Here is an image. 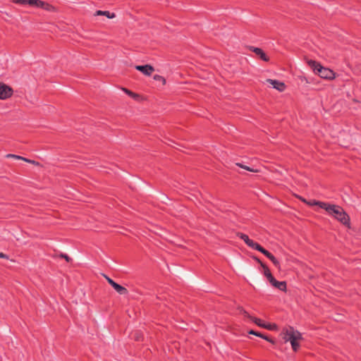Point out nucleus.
I'll list each match as a JSON object with an SVG mask.
<instances>
[{"label":"nucleus","mask_w":361,"mask_h":361,"mask_svg":"<svg viewBox=\"0 0 361 361\" xmlns=\"http://www.w3.org/2000/svg\"><path fill=\"white\" fill-rule=\"evenodd\" d=\"M267 82L271 84L274 88L280 92H283L286 89V85L283 82L276 80L268 79Z\"/></svg>","instance_id":"9"},{"label":"nucleus","mask_w":361,"mask_h":361,"mask_svg":"<svg viewBox=\"0 0 361 361\" xmlns=\"http://www.w3.org/2000/svg\"><path fill=\"white\" fill-rule=\"evenodd\" d=\"M249 50L254 52L262 61L266 62L269 61V57L267 56L265 52L261 48L250 46L249 47Z\"/></svg>","instance_id":"6"},{"label":"nucleus","mask_w":361,"mask_h":361,"mask_svg":"<svg viewBox=\"0 0 361 361\" xmlns=\"http://www.w3.org/2000/svg\"><path fill=\"white\" fill-rule=\"evenodd\" d=\"M281 335L286 342L290 341L293 350L297 352L300 347L298 341L302 339V334L293 326H289L283 329Z\"/></svg>","instance_id":"1"},{"label":"nucleus","mask_w":361,"mask_h":361,"mask_svg":"<svg viewBox=\"0 0 361 361\" xmlns=\"http://www.w3.org/2000/svg\"><path fill=\"white\" fill-rule=\"evenodd\" d=\"M123 90L125 91V92L127 94H128L129 96H130L133 98L137 99V97H139V95L137 94H135L128 89L123 88Z\"/></svg>","instance_id":"22"},{"label":"nucleus","mask_w":361,"mask_h":361,"mask_svg":"<svg viewBox=\"0 0 361 361\" xmlns=\"http://www.w3.org/2000/svg\"><path fill=\"white\" fill-rule=\"evenodd\" d=\"M94 15L95 16H105L108 18H114L116 16L114 13H111L109 11H100V10L97 11Z\"/></svg>","instance_id":"14"},{"label":"nucleus","mask_w":361,"mask_h":361,"mask_svg":"<svg viewBox=\"0 0 361 361\" xmlns=\"http://www.w3.org/2000/svg\"><path fill=\"white\" fill-rule=\"evenodd\" d=\"M269 283L282 291H286V281H278L274 276L269 280Z\"/></svg>","instance_id":"8"},{"label":"nucleus","mask_w":361,"mask_h":361,"mask_svg":"<svg viewBox=\"0 0 361 361\" xmlns=\"http://www.w3.org/2000/svg\"><path fill=\"white\" fill-rule=\"evenodd\" d=\"M13 89L2 82H0V99H6L13 95Z\"/></svg>","instance_id":"5"},{"label":"nucleus","mask_w":361,"mask_h":361,"mask_svg":"<svg viewBox=\"0 0 361 361\" xmlns=\"http://www.w3.org/2000/svg\"><path fill=\"white\" fill-rule=\"evenodd\" d=\"M0 258L8 259V256L3 252H0Z\"/></svg>","instance_id":"29"},{"label":"nucleus","mask_w":361,"mask_h":361,"mask_svg":"<svg viewBox=\"0 0 361 361\" xmlns=\"http://www.w3.org/2000/svg\"><path fill=\"white\" fill-rule=\"evenodd\" d=\"M255 259L260 264V265L262 266V264H264L259 258L257 257H255Z\"/></svg>","instance_id":"30"},{"label":"nucleus","mask_w":361,"mask_h":361,"mask_svg":"<svg viewBox=\"0 0 361 361\" xmlns=\"http://www.w3.org/2000/svg\"><path fill=\"white\" fill-rule=\"evenodd\" d=\"M243 314L245 317H247L250 318L251 320H252L257 326L264 328L266 329L270 330V331H277L278 330V326L276 324H265L262 320L260 319L253 317L250 316L248 312H247L245 310L243 311Z\"/></svg>","instance_id":"4"},{"label":"nucleus","mask_w":361,"mask_h":361,"mask_svg":"<svg viewBox=\"0 0 361 361\" xmlns=\"http://www.w3.org/2000/svg\"><path fill=\"white\" fill-rule=\"evenodd\" d=\"M59 257L61 258L65 259L67 262H70L71 261H72V259L68 255H67L66 254L61 253Z\"/></svg>","instance_id":"25"},{"label":"nucleus","mask_w":361,"mask_h":361,"mask_svg":"<svg viewBox=\"0 0 361 361\" xmlns=\"http://www.w3.org/2000/svg\"><path fill=\"white\" fill-rule=\"evenodd\" d=\"M325 211L342 224L350 227V217L341 207L328 203Z\"/></svg>","instance_id":"2"},{"label":"nucleus","mask_w":361,"mask_h":361,"mask_svg":"<svg viewBox=\"0 0 361 361\" xmlns=\"http://www.w3.org/2000/svg\"><path fill=\"white\" fill-rule=\"evenodd\" d=\"M254 250H256L261 253H264V252L266 250L262 245H260L259 243L255 242L254 240H252L250 245L248 246Z\"/></svg>","instance_id":"15"},{"label":"nucleus","mask_w":361,"mask_h":361,"mask_svg":"<svg viewBox=\"0 0 361 361\" xmlns=\"http://www.w3.org/2000/svg\"><path fill=\"white\" fill-rule=\"evenodd\" d=\"M32 7L39 8L40 6H44V1L41 0H27V4Z\"/></svg>","instance_id":"16"},{"label":"nucleus","mask_w":361,"mask_h":361,"mask_svg":"<svg viewBox=\"0 0 361 361\" xmlns=\"http://www.w3.org/2000/svg\"><path fill=\"white\" fill-rule=\"evenodd\" d=\"M307 63L313 71L322 78L332 80L335 78V73L332 70L323 67L319 62L309 60Z\"/></svg>","instance_id":"3"},{"label":"nucleus","mask_w":361,"mask_h":361,"mask_svg":"<svg viewBox=\"0 0 361 361\" xmlns=\"http://www.w3.org/2000/svg\"><path fill=\"white\" fill-rule=\"evenodd\" d=\"M262 267L264 269V275L267 277L268 281L273 277L269 267L265 264H262Z\"/></svg>","instance_id":"19"},{"label":"nucleus","mask_w":361,"mask_h":361,"mask_svg":"<svg viewBox=\"0 0 361 361\" xmlns=\"http://www.w3.org/2000/svg\"><path fill=\"white\" fill-rule=\"evenodd\" d=\"M135 69L140 71L145 75H150L152 72L154 71V68L152 66L146 64L143 66L137 65L135 66Z\"/></svg>","instance_id":"7"},{"label":"nucleus","mask_w":361,"mask_h":361,"mask_svg":"<svg viewBox=\"0 0 361 361\" xmlns=\"http://www.w3.org/2000/svg\"><path fill=\"white\" fill-rule=\"evenodd\" d=\"M44 6H40L39 8H42L46 11H53L54 9L53 6L50 5L49 4H48L47 2L44 1Z\"/></svg>","instance_id":"21"},{"label":"nucleus","mask_w":361,"mask_h":361,"mask_svg":"<svg viewBox=\"0 0 361 361\" xmlns=\"http://www.w3.org/2000/svg\"><path fill=\"white\" fill-rule=\"evenodd\" d=\"M237 236L239 238H240L241 240H243L247 246L250 245L251 241L252 240L249 238L247 235L243 233H240V232L237 233Z\"/></svg>","instance_id":"18"},{"label":"nucleus","mask_w":361,"mask_h":361,"mask_svg":"<svg viewBox=\"0 0 361 361\" xmlns=\"http://www.w3.org/2000/svg\"><path fill=\"white\" fill-rule=\"evenodd\" d=\"M112 287L120 295H127L128 293V290L125 287L122 286L121 285L117 283H115Z\"/></svg>","instance_id":"13"},{"label":"nucleus","mask_w":361,"mask_h":361,"mask_svg":"<svg viewBox=\"0 0 361 361\" xmlns=\"http://www.w3.org/2000/svg\"><path fill=\"white\" fill-rule=\"evenodd\" d=\"M299 199H300L302 202H305V203H306V204H307V201L305 198H303V197H299Z\"/></svg>","instance_id":"31"},{"label":"nucleus","mask_w":361,"mask_h":361,"mask_svg":"<svg viewBox=\"0 0 361 361\" xmlns=\"http://www.w3.org/2000/svg\"><path fill=\"white\" fill-rule=\"evenodd\" d=\"M135 339H136L137 341H139V340H140L139 336H137V337L135 338Z\"/></svg>","instance_id":"32"},{"label":"nucleus","mask_w":361,"mask_h":361,"mask_svg":"<svg viewBox=\"0 0 361 361\" xmlns=\"http://www.w3.org/2000/svg\"><path fill=\"white\" fill-rule=\"evenodd\" d=\"M248 334H252V335H255V336H257L258 337H260L266 341H267L268 342L272 343V344H275L276 341L275 340H274L273 338L260 333V332H258V331H254V330H250L248 331Z\"/></svg>","instance_id":"10"},{"label":"nucleus","mask_w":361,"mask_h":361,"mask_svg":"<svg viewBox=\"0 0 361 361\" xmlns=\"http://www.w3.org/2000/svg\"><path fill=\"white\" fill-rule=\"evenodd\" d=\"M237 166H238L239 167L242 168V169H244L247 171H251V172H258V170L257 169H254L252 168H250L247 166H245V165H243L240 163H237L236 164Z\"/></svg>","instance_id":"20"},{"label":"nucleus","mask_w":361,"mask_h":361,"mask_svg":"<svg viewBox=\"0 0 361 361\" xmlns=\"http://www.w3.org/2000/svg\"><path fill=\"white\" fill-rule=\"evenodd\" d=\"M327 204H328L327 202H320V201H317L315 200H310V201H307V204H308L310 206L317 205L324 210L327 206Z\"/></svg>","instance_id":"12"},{"label":"nucleus","mask_w":361,"mask_h":361,"mask_svg":"<svg viewBox=\"0 0 361 361\" xmlns=\"http://www.w3.org/2000/svg\"><path fill=\"white\" fill-rule=\"evenodd\" d=\"M23 161H25V162H27V163H30V164H35V165H39V163L35 161V160H32V159H27V158H25L23 159Z\"/></svg>","instance_id":"27"},{"label":"nucleus","mask_w":361,"mask_h":361,"mask_svg":"<svg viewBox=\"0 0 361 361\" xmlns=\"http://www.w3.org/2000/svg\"><path fill=\"white\" fill-rule=\"evenodd\" d=\"M153 78H154V80H155L157 81H161L163 85H164L166 83L165 78L163 76H161V75H154Z\"/></svg>","instance_id":"23"},{"label":"nucleus","mask_w":361,"mask_h":361,"mask_svg":"<svg viewBox=\"0 0 361 361\" xmlns=\"http://www.w3.org/2000/svg\"><path fill=\"white\" fill-rule=\"evenodd\" d=\"M263 255H264L267 258H269L276 267L280 268L279 261L270 252L266 250L264 252Z\"/></svg>","instance_id":"11"},{"label":"nucleus","mask_w":361,"mask_h":361,"mask_svg":"<svg viewBox=\"0 0 361 361\" xmlns=\"http://www.w3.org/2000/svg\"><path fill=\"white\" fill-rule=\"evenodd\" d=\"M6 157H7V158H13V159H20V160H23V159H24V157H23L21 156L16 155V154H6Z\"/></svg>","instance_id":"24"},{"label":"nucleus","mask_w":361,"mask_h":361,"mask_svg":"<svg viewBox=\"0 0 361 361\" xmlns=\"http://www.w3.org/2000/svg\"><path fill=\"white\" fill-rule=\"evenodd\" d=\"M32 7L39 8L40 6H44V1L41 0H27V4Z\"/></svg>","instance_id":"17"},{"label":"nucleus","mask_w":361,"mask_h":361,"mask_svg":"<svg viewBox=\"0 0 361 361\" xmlns=\"http://www.w3.org/2000/svg\"><path fill=\"white\" fill-rule=\"evenodd\" d=\"M12 1L17 4L20 5H27V0H12Z\"/></svg>","instance_id":"26"},{"label":"nucleus","mask_w":361,"mask_h":361,"mask_svg":"<svg viewBox=\"0 0 361 361\" xmlns=\"http://www.w3.org/2000/svg\"><path fill=\"white\" fill-rule=\"evenodd\" d=\"M104 276L105 277V279H106V281H108V283L111 286H113V285L116 283L113 279H111V278H109V276H107L106 275H104Z\"/></svg>","instance_id":"28"}]
</instances>
